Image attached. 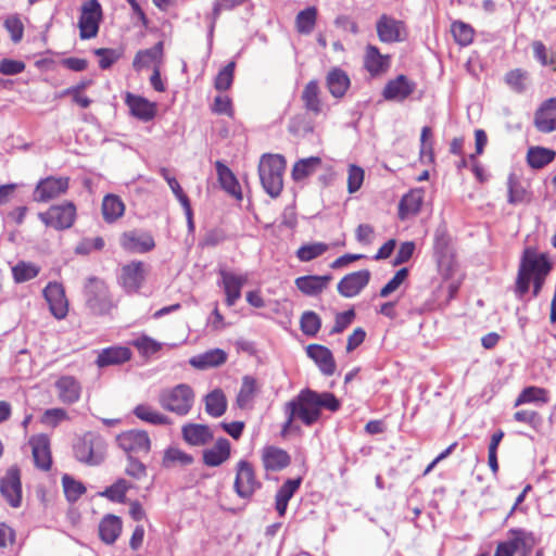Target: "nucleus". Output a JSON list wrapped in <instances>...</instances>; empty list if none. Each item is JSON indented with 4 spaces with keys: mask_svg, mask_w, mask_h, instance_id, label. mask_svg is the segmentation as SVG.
<instances>
[{
    "mask_svg": "<svg viewBox=\"0 0 556 556\" xmlns=\"http://www.w3.org/2000/svg\"><path fill=\"white\" fill-rule=\"evenodd\" d=\"M43 296L49 304L50 312L58 319H63L68 312V302L61 283L49 282L43 289Z\"/></svg>",
    "mask_w": 556,
    "mask_h": 556,
    "instance_id": "obj_11",
    "label": "nucleus"
},
{
    "mask_svg": "<svg viewBox=\"0 0 556 556\" xmlns=\"http://www.w3.org/2000/svg\"><path fill=\"white\" fill-rule=\"evenodd\" d=\"M227 361V353L222 349H213L190 358L189 363L198 369H208L223 365Z\"/></svg>",
    "mask_w": 556,
    "mask_h": 556,
    "instance_id": "obj_30",
    "label": "nucleus"
},
{
    "mask_svg": "<svg viewBox=\"0 0 556 556\" xmlns=\"http://www.w3.org/2000/svg\"><path fill=\"white\" fill-rule=\"evenodd\" d=\"M4 27L8 30V33L10 34V37L13 42H18L22 40L23 33H24V26L17 16H15V15L9 16L4 21Z\"/></svg>",
    "mask_w": 556,
    "mask_h": 556,
    "instance_id": "obj_63",
    "label": "nucleus"
},
{
    "mask_svg": "<svg viewBox=\"0 0 556 556\" xmlns=\"http://www.w3.org/2000/svg\"><path fill=\"white\" fill-rule=\"evenodd\" d=\"M121 247L130 253H147L154 249L155 242L149 232L130 230L122 233Z\"/></svg>",
    "mask_w": 556,
    "mask_h": 556,
    "instance_id": "obj_10",
    "label": "nucleus"
},
{
    "mask_svg": "<svg viewBox=\"0 0 556 556\" xmlns=\"http://www.w3.org/2000/svg\"><path fill=\"white\" fill-rule=\"evenodd\" d=\"M144 277V264L140 261H134L122 267L119 279L123 288L131 293L139 290Z\"/></svg>",
    "mask_w": 556,
    "mask_h": 556,
    "instance_id": "obj_18",
    "label": "nucleus"
},
{
    "mask_svg": "<svg viewBox=\"0 0 556 556\" xmlns=\"http://www.w3.org/2000/svg\"><path fill=\"white\" fill-rule=\"evenodd\" d=\"M321 160L317 156H311L298 161L292 168V178L302 180L313 174L320 165Z\"/></svg>",
    "mask_w": 556,
    "mask_h": 556,
    "instance_id": "obj_43",
    "label": "nucleus"
},
{
    "mask_svg": "<svg viewBox=\"0 0 556 556\" xmlns=\"http://www.w3.org/2000/svg\"><path fill=\"white\" fill-rule=\"evenodd\" d=\"M116 440L118 446L127 453H148L151 447L150 438L143 430L125 431Z\"/></svg>",
    "mask_w": 556,
    "mask_h": 556,
    "instance_id": "obj_13",
    "label": "nucleus"
},
{
    "mask_svg": "<svg viewBox=\"0 0 556 556\" xmlns=\"http://www.w3.org/2000/svg\"><path fill=\"white\" fill-rule=\"evenodd\" d=\"M125 211L123 201L114 194H108L104 197L102 202V214L103 218L112 223L118 219Z\"/></svg>",
    "mask_w": 556,
    "mask_h": 556,
    "instance_id": "obj_39",
    "label": "nucleus"
},
{
    "mask_svg": "<svg viewBox=\"0 0 556 556\" xmlns=\"http://www.w3.org/2000/svg\"><path fill=\"white\" fill-rule=\"evenodd\" d=\"M286 160L280 154H264L258 164V176L265 192L277 198L283 188Z\"/></svg>",
    "mask_w": 556,
    "mask_h": 556,
    "instance_id": "obj_3",
    "label": "nucleus"
},
{
    "mask_svg": "<svg viewBox=\"0 0 556 556\" xmlns=\"http://www.w3.org/2000/svg\"><path fill=\"white\" fill-rule=\"evenodd\" d=\"M132 345L139 351L140 354L144 356L157 353L163 346L161 342L146 334L140 336L139 338L134 340Z\"/></svg>",
    "mask_w": 556,
    "mask_h": 556,
    "instance_id": "obj_54",
    "label": "nucleus"
},
{
    "mask_svg": "<svg viewBox=\"0 0 556 556\" xmlns=\"http://www.w3.org/2000/svg\"><path fill=\"white\" fill-rule=\"evenodd\" d=\"M163 43L159 42L153 48L139 51L132 62L135 70L139 71L162 55Z\"/></svg>",
    "mask_w": 556,
    "mask_h": 556,
    "instance_id": "obj_47",
    "label": "nucleus"
},
{
    "mask_svg": "<svg viewBox=\"0 0 556 556\" xmlns=\"http://www.w3.org/2000/svg\"><path fill=\"white\" fill-rule=\"evenodd\" d=\"M329 249L328 244L324 242H313L308 244H304L300 247L296 251V257L301 262H309L320 255H323L325 252H327Z\"/></svg>",
    "mask_w": 556,
    "mask_h": 556,
    "instance_id": "obj_48",
    "label": "nucleus"
},
{
    "mask_svg": "<svg viewBox=\"0 0 556 556\" xmlns=\"http://www.w3.org/2000/svg\"><path fill=\"white\" fill-rule=\"evenodd\" d=\"M205 412L212 417H220L227 409V399L220 389L210 392L205 399Z\"/></svg>",
    "mask_w": 556,
    "mask_h": 556,
    "instance_id": "obj_36",
    "label": "nucleus"
},
{
    "mask_svg": "<svg viewBox=\"0 0 556 556\" xmlns=\"http://www.w3.org/2000/svg\"><path fill=\"white\" fill-rule=\"evenodd\" d=\"M551 269L552 264L545 254L538 253L530 249L526 250L516 281L517 294L522 298L529 291L530 282L533 280V295L536 296Z\"/></svg>",
    "mask_w": 556,
    "mask_h": 556,
    "instance_id": "obj_2",
    "label": "nucleus"
},
{
    "mask_svg": "<svg viewBox=\"0 0 556 556\" xmlns=\"http://www.w3.org/2000/svg\"><path fill=\"white\" fill-rule=\"evenodd\" d=\"M73 450L74 456L79 463L97 466L105 457L106 443L101 435L94 432H87L76 440Z\"/></svg>",
    "mask_w": 556,
    "mask_h": 556,
    "instance_id": "obj_5",
    "label": "nucleus"
},
{
    "mask_svg": "<svg viewBox=\"0 0 556 556\" xmlns=\"http://www.w3.org/2000/svg\"><path fill=\"white\" fill-rule=\"evenodd\" d=\"M255 394V380L245 376L242 380L240 391L237 395V405L240 408H247Z\"/></svg>",
    "mask_w": 556,
    "mask_h": 556,
    "instance_id": "obj_50",
    "label": "nucleus"
},
{
    "mask_svg": "<svg viewBox=\"0 0 556 556\" xmlns=\"http://www.w3.org/2000/svg\"><path fill=\"white\" fill-rule=\"evenodd\" d=\"M62 484L67 501L72 503L76 502L86 492V486L68 475L62 477Z\"/></svg>",
    "mask_w": 556,
    "mask_h": 556,
    "instance_id": "obj_49",
    "label": "nucleus"
},
{
    "mask_svg": "<svg viewBox=\"0 0 556 556\" xmlns=\"http://www.w3.org/2000/svg\"><path fill=\"white\" fill-rule=\"evenodd\" d=\"M126 103L128 104L132 115L140 118L141 121L148 122L155 116V104L142 97L128 93Z\"/></svg>",
    "mask_w": 556,
    "mask_h": 556,
    "instance_id": "obj_32",
    "label": "nucleus"
},
{
    "mask_svg": "<svg viewBox=\"0 0 556 556\" xmlns=\"http://www.w3.org/2000/svg\"><path fill=\"white\" fill-rule=\"evenodd\" d=\"M128 484L124 479L117 480L114 484L106 488L101 496H104L114 502H124Z\"/></svg>",
    "mask_w": 556,
    "mask_h": 556,
    "instance_id": "obj_57",
    "label": "nucleus"
},
{
    "mask_svg": "<svg viewBox=\"0 0 556 556\" xmlns=\"http://www.w3.org/2000/svg\"><path fill=\"white\" fill-rule=\"evenodd\" d=\"M541 402L546 403V392L544 389L538 387H528L522 390L515 402V406H519L526 403Z\"/></svg>",
    "mask_w": 556,
    "mask_h": 556,
    "instance_id": "obj_52",
    "label": "nucleus"
},
{
    "mask_svg": "<svg viewBox=\"0 0 556 556\" xmlns=\"http://www.w3.org/2000/svg\"><path fill=\"white\" fill-rule=\"evenodd\" d=\"M160 174L166 180L170 190L173 191V193L175 194L177 200L180 202V204L182 206H187L188 205V197L185 194V192H184L182 188L180 187L179 182L177 181V179L175 177L170 176L168 169L165 167H162L160 169Z\"/></svg>",
    "mask_w": 556,
    "mask_h": 556,
    "instance_id": "obj_58",
    "label": "nucleus"
},
{
    "mask_svg": "<svg viewBox=\"0 0 556 556\" xmlns=\"http://www.w3.org/2000/svg\"><path fill=\"white\" fill-rule=\"evenodd\" d=\"M38 217L48 227L56 230L68 229L75 222L76 206L73 202L52 205L46 212L39 213Z\"/></svg>",
    "mask_w": 556,
    "mask_h": 556,
    "instance_id": "obj_7",
    "label": "nucleus"
},
{
    "mask_svg": "<svg viewBox=\"0 0 556 556\" xmlns=\"http://www.w3.org/2000/svg\"><path fill=\"white\" fill-rule=\"evenodd\" d=\"M424 201V192L421 189H414L405 194L399 204V216L405 219L409 215H415L419 212Z\"/></svg>",
    "mask_w": 556,
    "mask_h": 556,
    "instance_id": "obj_34",
    "label": "nucleus"
},
{
    "mask_svg": "<svg viewBox=\"0 0 556 556\" xmlns=\"http://www.w3.org/2000/svg\"><path fill=\"white\" fill-rule=\"evenodd\" d=\"M354 318L355 312L353 309L337 314L330 334L341 333L353 323Z\"/></svg>",
    "mask_w": 556,
    "mask_h": 556,
    "instance_id": "obj_64",
    "label": "nucleus"
},
{
    "mask_svg": "<svg viewBox=\"0 0 556 556\" xmlns=\"http://www.w3.org/2000/svg\"><path fill=\"white\" fill-rule=\"evenodd\" d=\"M193 403L194 392L191 387L186 383L164 389L159 394V404L161 407L178 416L189 414Z\"/></svg>",
    "mask_w": 556,
    "mask_h": 556,
    "instance_id": "obj_4",
    "label": "nucleus"
},
{
    "mask_svg": "<svg viewBox=\"0 0 556 556\" xmlns=\"http://www.w3.org/2000/svg\"><path fill=\"white\" fill-rule=\"evenodd\" d=\"M84 296L87 308L94 315H106L114 307L106 283L99 278H88Z\"/></svg>",
    "mask_w": 556,
    "mask_h": 556,
    "instance_id": "obj_6",
    "label": "nucleus"
},
{
    "mask_svg": "<svg viewBox=\"0 0 556 556\" xmlns=\"http://www.w3.org/2000/svg\"><path fill=\"white\" fill-rule=\"evenodd\" d=\"M68 188V177L48 176L37 182L33 192V200L35 202L46 203L65 194Z\"/></svg>",
    "mask_w": 556,
    "mask_h": 556,
    "instance_id": "obj_8",
    "label": "nucleus"
},
{
    "mask_svg": "<svg viewBox=\"0 0 556 556\" xmlns=\"http://www.w3.org/2000/svg\"><path fill=\"white\" fill-rule=\"evenodd\" d=\"M370 271L367 269L351 273L338 283V292L344 298L357 295L369 282Z\"/></svg>",
    "mask_w": 556,
    "mask_h": 556,
    "instance_id": "obj_17",
    "label": "nucleus"
},
{
    "mask_svg": "<svg viewBox=\"0 0 556 556\" xmlns=\"http://www.w3.org/2000/svg\"><path fill=\"white\" fill-rule=\"evenodd\" d=\"M219 275L226 294V304L232 306L241 296V289L248 281V275H237L226 269H220Z\"/></svg>",
    "mask_w": 556,
    "mask_h": 556,
    "instance_id": "obj_16",
    "label": "nucleus"
},
{
    "mask_svg": "<svg viewBox=\"0 0 556 556\" xmlns=\"http://www.w3.org/2000/svg\"><path fill=\"white\" fill-rule=\"evenodd\" d=\"M102 18V8L98 0H86L81 5L78 22L80 38L90 39L97 36Z\"/></svg>",
    "mask_w": 556,
    "mask_h": 556,
    "instance_id": "obj_9",
    "label": "nucleus"
},
{
    "mask_svg": "<svg viewBox=\"0 0 556 556\" xmlns=\"http://www.w3.org/2000/svg\"><path fill=\"white\" fill-rule=\"evenodd\" d=\"M508 203L513 205L528 202V193L515 174H510L507 180Z\"/></svg>",
    "mask_w": 556,
    "mask_h": 556,
    "instance_id": "obj_44",
    "label": "nucleus"
},
{
    "mask_svg": "<svg viewBox=\"0 0 556 556\" xmlns=\"http://www.w3.org/2000/svg\"><path fill=\"white\" fill-rule=\"evenodd\" d=\"M408 276L407 268H401L395 273L392 279L380 290V296L387 298L394 291L399 289V287L404 282V280Z\"/></svg>",
    "mask_w": 556,
    "mask_h": 556,
    "instance_id": "obj_61",
    "label": "nucleus"
},
{
    "mask_svg": "<svg viewBox=\"0 0 556 556\" xmlns=\"http://www.w3.org/2000/svg\"><path fill=\"white\" fill-rule=\"evenodd\" d=\"M556 153L553 150L534 147L530 148L527 154L528 164L532 168H542L554 161Z\"/></svg>",
    "mask_w": 556,
    "mask_h": 556,
    "instance_id": "obj_42",
    "label": "nucleus"
},
{
    "mask_svg": "<svg viewBox=\"0 0 556 556\" xmlns=\"http://www.w3.org/2000/svg\"><path fill=\"white\" fill-rule=\"evenodd\" d=\"M415 90V84L407 79L406 76L400 75L395 79L390 80L383 89V98L389 101H403Z\"/></svg>",
    "mask_w": 556,
    "mask_h": 556,
    "instance_id": "obj_21",
    "label": "nucleus"
},
{
    "mask_svg": "<svg viewBox=\"0 0 556 556\" xmlns=\"http://www.w3.org/2000/svg\"><path fill=\"white\" fill-rule=\"evenodd\" d=\"M321 326L320 317L313 311L304 312L300 319V327L304 334L315 336Z\"/></svg>",
    "mask_w": 556,
    "mask_h": 556,
    "instance_id": "obj_51",
    "label": "nucleus"
},
{
    "mask_svg": "<svg viewBox=\"0 0 556 556\" xmlns=\"http://www.w3.org/2000/svg\"><path fill=\"white\" fill-rule=\"evenodd\" d=\"M215 166L223 189L232 195H240V186L233 173L220 161Z\"/></svg>",
    "mask_w": 556,
    "mask_h": 556,
    "instance_id": "obj_40",
    "label": "nucleus"
},
{
    "mask_svg": "<svg viewBox=\"0 0 556 556\" xmlns=\"http://www.w3.org/2000/svg\"><path fill=\"white\" fill-rule=\"evenodd\" d=\"M1 494L5 497L12 507H18L22 501V486L20 470L16 467H10L0 482Z\"/></svg>",
    "mask_w": 556,
    "mask_h": 556,
    "instance_id": "obj_14",
    "label": "nucleus"
},
{
    "mask_svg": "<svg viewBox=\"0 0 556 556\" xmlns=\"http://www.w3.org/2000/svg\"><path fill=\"white\" fill-rule=\"evenodd\" d=\"M364 169L359 166L351 164L348 169V191L350 193L356 192L364 181Z\"/></svg>",
    "mask_w": 556,
    "mask_h": 556,
    "instance_id": "obj_60",
    "label": "nucleus"
},
{
    "mask_svg": "<svg viewBox=\"0 0 556 556\" xmlns=\"http://www.w3.org/2000/svg\"><path fill=\"white\" fill-rule=\"evenodd\" d=\"M193 463V457L178 447L170 446L164 452L162 466L164 468L186 467Z\"/></svg>",
    "mask_w": 556,
    "mask_h": 556,
    "instance_id": "obj_37",
    "label": "nucleus"
},
{
    "mask_svg": "<svg viewBox=\"0 0 556 556\" xmlns=\"http://www.w3.org/2000/svg\"><path fill=\"white\" fill-rule=\"evenodd\" d=\"M390 66L389 55H383L375 46H368L365 54V67L367 71L377 75L386 72Z\"/></svg>",
    "mask_w": 556,
    "mask_h": 556,
    "instance_id": "obj_33",
    "label": "nucleus"
},
{
    "mask_svg": "<svg viewBox=\"0 0 556 556\" xmlns=\"http://www.w3.org/2000/svg\"><path fill=\"white\" fill-rule=\"evenodd\" d=\"M527 72L513 70L505 76L506 84L516 92L520 93L526 89Z\"/></svg>",
    "mask_w": 556,
    "mask_h": 556,
    "instance_id": "obj_59",
    "label": "nucleus"
},
{
    "mask_svg": "<svg viewBox=\"0 0 556 556\" xmlns=\"http://www.w3.org/2000/svg\"><path fill=\"white\" fill-rule=\"evenodd\" d=\"M506 543L510 545L515 553L520 549L527 552L532 546L531 538L521 530H513L511 536L506 541Z\"/></svg>",
    "mask_w": 556,
    "mask_h": 556,
    "instance_id": "obj_56",
    "label": "nucleus"
},
{
    "mask_svg": "<svg viewBox=\"0 0 556 556\" xmlns=\"http://www.w3.org/2000/svg\"><path fill=\"white\" fill-rule=\"evenodd\" d=\"M122 529V519L113 514H108L99 522V538L103 543L112 545L119 538Z\"/></svg>",
    "mask_w": 556,
    "mask_h": 556,
    "instance_id": "obj_26",
    "label": "nucleus"
},
{
    "mask_svg": "<svg viewBox=\"0 0 556 556\" xmlns=\"http://www.w3.org/2000/svg\"><path fill=\"white\" fill-rule=\"evenodd\" d=\"M29 443L36 467L41 470H49L52 463L49 438L45 434L35 435Z\"/></svg>",
    "mask_w": 556,
    "mask_h": 556,
    "instance_id": "obj_22",
    "label": "nucleus"
},
{
    "mask_svg": "<svg viewBox=\"0 0 556 556\" xmlns=\"http://www.w3.org/2000/svg\"><path fill=\"white\" fill-rule=\"evenodd\" d=\"M514 418L516 421L527 424L533 429H539L542 425V417L534 410H518L514 414Z\"/></svg>",
    "mask_w": 556,
    "mask_h": 556,
    "instance_id": "obj_62",
    "label": "nucleus"
},
{
    "mask_svg": "<svg viewBox=\"0 0 556 556\" xmlns=\"http://www.w3.org/2000/svg\"><path fill=\"white\" fill-rule=\"evenodd\" d=\"M236 63L229 62L225 67H223L214 81V87L219 91H225L230 88L233 81V73H235Z\"/></svg>",
    "mask_w": 556,
    "mask_h": 556,
    "instance_id": "obj_55",
    "label": "nucleus"
},
{
    "mask_svg": "<svg viewBox=\"0 0 556 556\" xmlns=\"http://www.w3.org/2000/svg\"><path fill=\"white\" fill-rule=\"evenodd\" d=\"M262 462L266 470L280 471L289 466L291 458L285 450L270 445L263 448Z\"/></svg>",
    "mask_w": 556,
    "mask_h": 556,
    "instance_id": "obj_23",
    "label": "nucleus"
},
{
    "mask_svg": "<svg viewBox=\"0 0 556 556\" xmlns=\"http://www.w3.org/2000/svg\"><path fill=\"white\" fill-rule=\"evenodd\" d=\"M59 400L64 404H74L79 401L81 384L73 376H61L54 383Z\"/></svg>",
    "mask_w": 556,
    "mask_h": 556,
    "instance_id": "obj_19",
    "label": "nucleus"
},
{
    "mask_svg": "<svg viewBox=\"0 0 556 556\" xmlns=\"http://www.w3.org/2000/svg\"><path fill=\"white\" fill-rule=\"evenodd\" d=\"M230 456V443L227 439L220 438L213 447L203 451V463L208 467H217L225 463Z\"/></svg>",
    "mask_w": 556,
    "mask_h": 556,
    "instance_id": "obj_29",
    "label": "nucleus"
},
{
    "mask_svg": "<svg viewBox=\"0 0 556 556\" xmlns=\"http://www.w3.org/2000/svg\"><path fill=\"white\" fill-rule=\"evenodd\" d=\"M131 358V351L126 346H111L99 352L96 364L103 368L108 366L121 365Z\"/></svg>",
    "mask_w": 556,
    "mask_h": 556,
    "instance_id": "obj_28",
    "label": "nucleus"
},
{
    "mask_svg": "<svg viewBox=\"0 0 556 556\" xmlns=\"http://www.w3.org/2000/svg\"><path fill=\"white\" fill-rule=\"evenodd\" d=\"M317 10L314 7L300 11L295 18V26L301 34H311L315 27Z\"/></svg>",
    "mask_w": 556,
    "mask_h": 556,
    "instance_id": "obj_45",
    "label": "nucleus"
},
{
    "mask_svg": "<svg viewBox=\"0 0 556 556\" xmlns=\"http://www.w3.org/2000/svg\"><path fill=\"white\" fill-rule=\"evenodd\" d=\"M350 85V79L348 75L339 68H334L330 71L327 75V86L330 93L336 97H342L348 90Z\"/></svg>",
    "mask_w": 556,
    "mask_h": 556,
    "instance_id": "obj_38",
    "label": "nucleus"
},
{
    "mask_svg": "<svg viewBox=\"0 0 556 556\" xmlns=\"http://www.w3.org/2000/svg\"><path fill=\"white\" fill-rule=\"evenodd\" d=\"M377 34L382 42H396L403 40V23L387 15H382L377 22Z\"/></svg>",
    "mask_w": 556,
    "mask_h": 556,
    "instance_id": "obj_24",
    "label": "nucleus"
},
{
    "mask_svg": "<svg viewBox=\"0 0 556 556\" xmlns=\"http://www.w3.org/2000/svg\"><path fill=\"white\" fill-rule=\"evenodd\" d=\"M451 31L453 34L454 39L460 46H467L472 41L473 38V29L470 25L456 21L452 24Z\"/></svg>",
    "mask_w": 556,
    "mask_h": 556,
    "instance_id": "obj_53",
    "label": "nucleus"
},
{
    "mask_svg": "<svg viewBox=\"0 0 556 556\" xmlns=\"http://www.w3.org/2000/svg\"><path fill=\"white\" fill-rule=\"evenodd\" d=\"M533 124L543 134L556 130V98L545 100L534 113Z\"/></svg>",
    "mask_w": 556,
    "mask_h": 556,
    "instance_id": "obj_15",
    "label": "nucleus"
},
{
    "mask_svg": "<svg viewBox=\"0 0 556 556\" xmlns=\"http://www.w3.org/2000/svg\"><path fill=\"white\" fill-rule=\"evenodd\" d=\"M301 478L287 480L276 494V510L279 516H285L288 503L295 491L300 488Z\"/></svg>",
    "mask_w": 556,
    "mask_h": 556,
    "instance_id": "obj_35",
    "label": "nucleus"
},
{
    "mask_svg": "<svg viewBox=\"0 0 556 556\" xmlns=\"http://www.w3.org/2000/svg\"><path fill=\"white\" fill-rule=\"evenodd\" d=\"M184 440L192 446H202L213 440V432L206 425L187 424L181 428Z\"/></svg>",
    "mask_w": 556,
    "mask_h": 556,
    "instance_id": "obj_27",
    "label": "nucleus"
},
{
    "mask_svg": "<svg viewBox=\"0 0 556 556\" xmlns=\"http://www.w3.org/2000/svg\"><path fill=\"white\" fill-rule=\"evenodd\" d=\"M40 268L28 262H18L15 266L12 267L13 279L16 283H22L28 281L39 274Z\"/></svg>",
    "mask_w": 556,
    "mask_h": 556,
    "instance_id": "obj_46",
    "label": "nucleus"
},
{
    "mask_svg": "<svg viewBox=\"0 0 556 556\" xmlns=\"http://www.w3.org/2000/svg\"><path fill=\"white\" fill-rule=\"evenodd\" d=\"M306 353L325 376H332L334 374L336 362L332 352L328 348L320 344H309L306 348Z\"/></svg>",
    "mask_w": 556,
    "mask_h": 556,
    "instance_id": "obj_20",
    "label": "nucleus"
},
{
    "mask_svg": "<svg viewBox=\"0 0 556 556\" xmlns=\"http://www.w3.org/2000/svg\"><path fill=\"white\" fill-rule=\"evenodd\" d=\"M254 470L250 463L240 460L237 465V475L235 480V490L240 497H250L257 489Z\"/></svg>",
    "mask_w": 556,
    "mask_h": 556,
    "instance_id": "obj_12",
    "label": "nucleus"
},
{
    "mask_svg": "<svg viewBox=\"0 0 556 556\" xmlns=\"http://www.w3.org/2000/svg\"><path fill=\"white\" fill-rule=\"evenodd\" d=\"M301 100L306 111L314 115L324 112V103L320 99V89L316 80L307 83L302 91Z\"/></svg>",
    "mask_w": 556,
    "mask_h": 556,
    "instance_id": "obj_31",
    "label": "nucleus"
},
{
    "mask_svg": "<svg viewBox=\"0 0 556 556\" xmlns=\"http://www.w3.org/2000/svg\"><path fill=\"white\" fill-rule=\"evenodd\" d=\"M134 414L137 418L151 425L161 426L170 424V419L166 415L146 404L137 405L134 409Z\"/></svg>",
    "mask_w": 556,
    "mask_h": 556,
    "instance_id": "obj_41",
    "label": "nucleus"
},
{
    "mask_svg": "<svg viewBox=\"0 0 556 556\" xmlns=\"http://www.w3.org/2000/svg\"><path fill=\"white\" fill-rule=\"evenodd\" d=\"M331 279V275H309L298 277L294 283L296 288L305 295L316 296L320 294L325 289H327Z\"/></svg>",
    "mask_w": 556,
    "mask_h": 556,
    "instance_id": "obj_25",
    "label": "nucleus"
},
{
    "mask_svg": "<svg viewBox=\"0 0 556 556\" xmlns=\"http://www.w3.org/2000/svg\"><path fill=\"white\" fill-rule=\"evenodd\" d=\"M340 401L330 392H316L304 389L287 402L283 406L286 421L281 428V435L287 437L291 431L298 430L295 420L302 421L305 426L317 422L321 416V409L337 412L340 408Z\"/></svg>",
    "mask_w": 556,
    "mask_h": 556,
    "instance_id": "obj_1",
    "label": "nucleus"
}]
</instances>
